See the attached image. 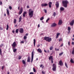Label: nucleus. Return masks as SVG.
Listing matches in <instances>:
<instances>
[{
  "label": "nucleus",
  "instance_id": "f257e3e1",
  "mask_svg": "<svg viewBox=\"0 0 74 74\" xmlns=\"http://www.w3.org/2000/svg\"><path fill=\"white\" fill-rule=\"evenodd\" d=\"M62 3L64 7L65 8H67V5L69 3V2L67 0H66L63 1Z\"/></svg>",
  "mask_w": 74,
  "mask_h": 74
},
{
  "label": "nucleus",
  "instance_id": "f03ea898",
  "mask_svg": "<svg viewBox=\"0 0 74 74\" xmlns=\"http://www.w3.org/2000/svg\"><path fill=\"white\" fill-rule=\"evenodd\" d=\"M44 39L45 40H46V41H48V42H51L52 41V38H50L49 37L45 36L44 37Z\"/></svg>",
  "mask_w": 74,
  "mask_h": 74
},
{
  "label": "nucleus",
  "instance_id": "7ed1b4c3",
  "mask_svg": "<svg viewBox=\"0 0 74 74\" xmlns=\"http://www.w3.org/2000/svg\"><path fill=\"white\" fill-rule=\"evenodd\" d=\"M33 11H32L31 9L29 10V15L30 18H32V17L33 16Z\"/></svg>",
  "mask_w": 74,
  "mask_h": 74
},
{
  "label": "nucleus",
  "instance_id": "20e7f679",
  "mask_svg": "<svg viewBox=\"0 0 74 74\" xmlns=\"http://www.w3.org/2000/svg\"><path fill=\"white\" fill-rule=\"evenodd\" d=\"M53 71H55L56 69V64H53Z\"/></svg>",
  "mask_w": 74,
  "mask_h": 74
},
{
  "label": "nucleus",
  "instance_id": "39448f33",
  "mask_svg": "<svg viewBox=\"0 0 74 74\" xmlns=\"http://www.w3.org/2000/svg\"><path fill=\"white\" fill-rule=\"evenodd\" d=\"M12 46L13 49V48H15V47H16V42L15 41L13 43L12 45Z\"/></svg>",
  "mask_w": 74,
  "mask_h": 74
},
{
  "label": "nucleus",
  "instance_id": "423d86ee",
  "mask_svg": "<svg viewBox=\"0 0 74 74\" xmlns=\"http://www.w3.org/2000/svg\"><path fill=\"white\" fill-rule=\"evenodd\" d=\"M34 56V51H33L32 52L31 63H32V62H33Z\"/></svg>",
  "mask_w": 74,
  "mask_h": 74
},
{
  "label": "nucleus",
  "instance_id": "0eeeda50",
  "mask_svg": "<svg viewBox=\"0 0 74 74\" xmlns=\"http://www.w3.org/2000/svg\"><path fill=\"white\" fill-rule=\"evenodd\" d=\"M22 12H23V8L22 7H21V8L20 11L18 13L19 14L21 15V14L22 13Z\"/></svg>",
  "mask_w": 74,
  "mask_h": 74
},
{
  "label": "nucleus",
  "instance_id": "6e6552de",
  "mask_svg": "<svg viewBox=\"0 0 74 74\" xmlns=\"http://www.w3.org/2000/svg\"><path fill=\"white\" fill-rule=\"evenodd\" d=\"M59 65H60V66H63V62H62V60L59 61Z\"/></svg>",
  "mask_w": 74,
  "mask_h": 74
},
{
  "label": "nucleus",
  "instance_id": "1a4fd4ad",
  "mask_svg": "<svg viewBox=\"0 0 74 74\" xmlns=\"http://www.w3.org/2000/svg\"><path fill=\"white\" fill-rule=\"evenodd\" d=\"M62 23H63V22L61 20H59V21L58 23V25H61Z\"/></svg>",
  "mask_w": 74,
  "mask_h": 74
},
{
  "label": "nucleus",
  "instance_id": "9d476101",
  "mask_svg": "<svg viewBox=\"0 0 74 74\" xmlns=\"http://www.w3.org/2000/svg\"><path fill=\"white\" fill-rule=\"evenodd\" d=\"M48 5L47 3H43L41 4L42 7H45L46 6H48Z\"/></svg>",
  "mask_w": 74,
  "mask_h": 74
},
{
  "label": "nucleus",
  "instance_id": "9b49d317",
  "mask_svg": "<svg viewBox=\"0 0 74 74\" xmlns=\"http://www.w3.org/2000/svg\"><path fill=\"white\" fill-rule=\"evenodd\" d=\"M19 32L21 33H23V28H20Z\"/></svg>",
  "mask_w": 74,
  "mask_h": 74
},
{
  "label": "nucleus",
  "instance_id": "f8f14e48",
  "mask_svg": "<svg viewBox=\"0 0 74 74\" xmlns=\"http://www.w3.org/2000/svg\"><path fill=\"white\" fill-rule=\"evenodd\" d=\"M52 2H50L49 3L48 5L49 8H51V7H52V6L51 5H52Z\"/></svg>",
  "mask_w": 74,
  "mask_h": 74
},
{
  "label": "nucleus",
  "instance_id": "ddd939ff",
  "mask_svg": "<svg viewBox=\"0 0 74 74\" xmlns=\"http://www.w3.org/2000/svg\"><path fill=\"white\" fill-rule=\"evenodd\" d=\"M74 20H73L71 21V22L70 23V25H71V26L73 25H74Z\"/></svg>",
  "mask_w": 74,
  "mask_h": 74
},
{
  "label": "nucleus",
  "instance_id": "4468645a",
  "mask_svg": "<svg viewBox=\"0 0 74 74\" xmlns=\"http://www.w3.org/2000/svg\"><path fill=\"white\" fill-rule=\"evenodd\" d=\"M57 25V24H56L54 23L52 24L51 26V27H55V26H56Z\"/></svg>",
  "mask_w": 74,
  "mask_h": 74
},
{
  "label": "nucleus",
  "instance_id": "2eb2a0df",
  "mask_svg": "<svg viewBox=\"0 0 74 74\" xmlns=\"http://www.w3.org/2000/svg\"><path fill=\"white\" fill-rule=\"evenodd\" d=\"M56 5L57 8H58L59 6V3L58 2H56Z\"/></svg>",
  "mask_w": 74,
  "mask_h": 74
},
{
  "label": "nucleus",
  "instance_id": "dca6fc26",
  "mask_svg": "<svg viewBox=\"0 0 74 74\" xmlns=\"http://www.w3.org/2000/svg\"><path fill=\"white\" fill-rule=\"evenodd\" d=\"M37 51L38 52H39V53H42V50H41V49H37Z\"/></svg>",
  "mask_w": 74,
  "mask_h": 74
},
{
  "label": "nucleus",
  "instance_id": "f3484780",
  "mask_svg": "<svg viewBox=\"0 0 74 74\" xmlns=\"http://www.w3.org/2000/svg\"><path fill=\"white\" fill-rule=\"evenodd\" d=\"M7 14H8V15H9V14H10V12H9V10L8 9H7Z\"/></svg>",
  "mask_w": 74,
  "mask_h": 74
},
{
  "label": "nucleus",
  "instance_id": "a211bd4d",
  "mask_svg": "<svg viewBox=\"0 0 74 74\" xmlns=\"http://www.w3.org/2000/svg\"><path fill=\"white\" fill-rule=\"evenodd\" d=\"M64 8L63 7H61L60 8V10L61 11H64Z\"/></svg>",
  "mask_w": 74,
  "mask_h": 74
},
{
  "label": "nucleus",
  "instance_id": "6ab92c4d",
  "mask_svg": "<svg viewBox=\"0 0 74 74\" xmlns=\"http://www.w3.org/2000/svg\"><path fill=\"white\" fill-rule=\"evenodd\" d=\"M26 12H24L23 14V16L25 17L26 16Z\"/></svg>",
  "mask_w": 74,
  "mask_h": 74
},
{
  "label": "nucleus",
  "instance_id": "aec40b11",
  "mask_svg": "<svg viewBox=\"0 0 74 74\" xmlns=\"http://www.w3.org/2000/svg\"><path fill=\"white\" fill-rule=\"evenodd\" d=\"M30 57H28V59L27 60V62H30Z\"/></svg>",
  "mask_w": 74,
  "mask_h": 74
},
{
  "label": "nucleus",
  "instance_id": "412c9836",
  "mask_svg": "<svg viewBox=\"0 0 74 74\" xmlns=\"http://www.w3.org/2000/svg\"><path fill=\"white\" fill-rule=\"evenodd\" d=\"M15 48H12L14 52H16L17 50L16 49H15Z\"/></svg>",
  "mask_w": 74,
  "mask_h": 74
},
{
  "label": "nucleus",
  "instance_id": "4be33fe9",
  "mask_svg": "<svg viewBox=\"0 0 74 74\" xmlns=\"http://www.w3.org/2000/svg\"><path fill=\"white\" fill-rule=\"evenodd\" d=\"M70 62L72 63H74V60L73 59L71 58V60H70Z\"/></svg>",
  "mask_w": 74,
  "mask_h": 74
},
{
  "label": "nucleus",
  "instance_id": "5701e85b",
  "mask_svg": "<svg viewBox=\"0 0 74 74\" xmlns=\"http://www.w3.org/2000/svg\"><path fill=\"white\" fill-rule=\"evenodd\" d=\"M49 60H51H51H52V59H53V57H52V56H49Z\"/></svg>",
  "mask_w": 74,
  "mask_h": 74
},
{
  "label": "nucleus",
  "instance_id": "b1692460",
  "mask_svg": "<svg viewBox=\"0 0 74 74\" xmlns=\"http://www.w3.org/2000/svg\"><path fill=\"white\" fill-rule=\"evenodd\" d=\"M60 35V33H57V36L56 37V38H58V37H59V36Z\"/></svg>",
  "mask_w": 74,
  "mask_h": 74
},
{
  "label": "nucleus",
  "instance_id": "393cba45",
  "mask_svg": "<svg viewBox=\"0 0 74 74\" xmlns=\"http://www.w3.org/2000/svg\"><path fill=\"white\" fill-rule=\"evenodd\" d=\"M0 55L1 56L2 55V50L0 48Z\"/></svg>",
  "mask_w": 74,
  "mask_h": 74
},
{
  "label": "nucleus",
  "instance_id": "a878e982",
  "mask_svg": "<svg viewBox=\"0 0 74 74\" xmlns=\"http://www.w3.org/2000/svg\"><path fill=\"white\" fill-rule=\"evenodd\" d=\"M34 47H35V45H36V39H34Z\"/></svg>",
  "mask_w": 74,
  "mask_h": 74
},
{
  "label": "nucleus",
  "instance_id": "bb28decb",
  "mask_svg": "<svg viewBox=\"0 0 74 74\" xmlns=\"http://www.w3.org/2000/svg\"><path fill=\"white\" fill-rule=\"evenodd\" d=\"M19 22H20L21 21V20H22V16H20V18H19Z\"/></svg>",
  "mask_w": 74,
  "mask_h": 74
},
{
  "label": "nucleus",
  "instance_id": "cd10ccee",
  "mask_svg": "<svg viewBox=\"0 0 74 74\" xmlns=\"http://www.w3.org/2000/svg\"><path fill=\"white\" fill-rule=\"evenodd\" d=\"M14 24H15V23H16V19H14Z\"/></svg>",
  "mask_w": 74,
  "mask_h": 74
},
{
  "label": "nucleus",
  "instance_id": "c85d7f7f",
  "mask_svg": "<svg viewBox=\"0 0 74 74\" xmlns=\"http://www.w3.org/2000/svg\"><path fill=\"white\" fill-rule=\"evenodd\" d=\"M22 63L24 64H25L26 63V62L25 61V60H22Z\"/></svg>",
  "mask_w": 74,
  "mask_h": 74
},
{
  "label": "nucleus",
  "instance_id": "c756f323",
  "mask_svg": "<svg viewBox=\"0 0 74 74\" xmlns=\"http://www.w3.org/2000/svg\"><path fill=\"white\" fill-rule=\"evenodd\" d=\"M18 31H19V29H16L15 31L16 33H18Z\"/></svg>",
  "mask_w": 74,
  "mask_h": 74
},
{
  "label": "nucleus",
  "instance_id": "7c9ffc66",
  "mask_svg": "<svg viewBox=\"0 0 74 74\" xmlns=\"http://www.w3.org/2000/svg\"><path fill=\"white\" fill-rule=\"evenodd\" d=\"M65 66L67 68H68V66H67V63H66V62L65 63Z\"/></svg>",
  "mask_w": 74,
  "mask_h": 74
},
{
  "label": "nucleus",
  "instance_id": "2f4dec72",
  "mask_svg": "<svg viewBox=\"0 0 74 74\" xmlns=\"http://www.w3.org/2000/svg\"><path fill=\"white\" fill-rule=\"evenodd\" d=\"M53 16H54L55 17V16H56V13L55 12H54L53 13Z\"/></svg>",
  "mask_w": 74,
  "mask_h": 74
},
{
  "label": "nucleus",
  "instance_id": "473e14b6",
  "mask_svg": "<svg viewBox=\"0 0 74 74\" xmlns=\"http://www.w3.org/2000/svg\"><path fill=\"white\" fill-rule=\"evenodd\" d=\"M9 27L8 26V25H7V28H6L7 30H8Z\"/></svg>",
  "mask_w": 74,
  "mask_h": 74
},
{
  "label": "nucleus",
  "instance_id": "72a5a7b5",
  "mask_svg": "<svg viewBox=\"0 0 74 74\" xmlns=\"http://www.w3.org/2000/svg\"><path fill=\"white\" fill-rule=\"evenodd\" d=\"M24 40H26L27 38V37L26 36H25L23 37Z\"/></svg>",
  "mask_w": 74,
  "mask_h": 74
},
{
  "label": "nucleus",
  "instance_id": "f704fd0d",
  "mask_svg": "<svg viewBox=\"0 0 74 74\" xmlns=\"http://www.w3.org/2000/svg\"><path fill=\"white\" fill-rule=\"evenodd\" d=\"M43 19H44V17H42L40 19V21H42V20H43Z\"/></svg>",
  "mask_w": 74,
  "mask_h": 74
},
{
  "label": "nucleus",
  "instance_id": "c9c22d12",
  "mask_svg": "<svg viewBox=\"0 0 74 74\" xmlns=\"http://www.w3.org/2000/svg\"><path fill=\"white\" fill-rule=\"evenodd\" d=\"M25 42L23 41H22L20 42V44H24Z\"/></svg>",
  "mask_w": 74,
  "mask_h": 74
},
{
  "label": "nucleus",
  "instance_id": "e433bc0d",
  "mask_svg": "<svg viewBox=\"0 0 74 74\" xmlns=\"http://www.w3.org/2000/svg\"><path fill=\"white\" fill-rule=\"evenodd\" d=\"M53 49V47H50V50H51Z\"/></svg>",
  "mask_w": 74,
  "mask_h": 74
},
{
  "label": "nucleus",
  "instance_id": "4c0bfd02",
  "mask_svg": "<svg viewBox=\"0 0 74 74\" xmlns=\"http://www.w3.org/2000/svg\"><path fill=\"white\" fill-rule=\"evenodd\" d=\"M63 54V52L61 53L59 55L60 56H61V55H62Z\"/></svg>",
  "mask_w": 74,
  "mask_h": 74
},
{
  "label": "nucleus",
  "instance_id": "58836bf2",
  "mask_svg": "<svg viewBox=\"0 0 74 74\" xmlns=\"http://www.w3.org/2000/svg\"><path fill=\"white\" fill-rule=\"evenodd\" d=\"M33 71H34V73H36V69H34V68H33Z\"/></svg>",
  "mask_w": 74,
  "mask_h": 74
},
{
  "label": "nucleus",
  "instance_id": "ea45409f",
  "mask_svg": "<svg viewBox=\"0 0 74 74\" xmlns=\"http://www.w3.org/2000/svg\"><path fill=\"white\" fill-rule=\"evenodd\" d=\"M9 9H10V10H12V7L11 6H10L9 7Z\"/></svg>",
  "mask_w": 74,
  "mask_h": 74
},
{
  "label": "nucleus",
  "instance_id": "a19ab883",
  "mask_svg": "<svg viewBox=\"0 0 74 74\" xmlns=\"http://www.w3.org/2000/svg\"><path fill=\"white\" fill-rule=\"evenodd\" d=\"M68 30H71V28H70V27H68Z\"/></svg>",
  "mask_w": 74,
  "mask_h": 74
},
{
  "label": "nucleus",
  "instance_id": "79ce46f5",
  "mask_svg": "<svg viewBox=\"0 0 74 74\" xmlns=\"http://www.w3.org/2000/svg\"><path fill=\"white\" fill-rule=\"evenodd\" d=\"M44 12L45 13H47V10L46 9H44Z\"/></svg>",
  "mask_w": 74,
  "mask_h": 74
},
{
  "label": "nucleus",
  "instance_id": "37998d69",
  "mask_svg": "<svg viewBox=\"0 0 74 74\" xmlns=\"http://www.w3.org/2000/svg\"><path fill=\"white\" fill-rule=\"evenodd\" d=\"M4 66H3L1 67V69L2 70H3L4 69Z\"/></svg>",
  "mask_w": 74,
  "mask_h": 74
},
{
  "label": "nucleus",
  "instance_id": "c03bdc74",
  "mask_svg": "<svg viewBox=\"0 0 74 74\" xmlns=\"http://www.w3.org/2000/svg\"><path fill=\"white\" fill-rule=\"evenodd\" d=\"M18 59H19V60H20V59H21V56H20L18 57Z\"/></svg>",
  "mask_w": 74,
  "mask_h": 74
},
{
  "label": "nucleus",
  "instance_id": "a18cd8bd",
  "mask_svg": "<svg viewBox=\"0 0 74 74\" xmlns=\"http://www.w3.org/2000/svg\"><path fill=\"white\" fill-rule=\"evenodd\" d=\"M49 18H48L46 20V22H47V23L48 22V21H49Z\"/></svg>",
  "mask_w": 74,
  "mask_h": 74
},
{
  "label": "nucleus",
  "instance_id": "49530a36",
  "mask_svg": "<svg viewBox=\"0 0 74 74\" xmlns=\"http://www.w3.org/2000/svg\"><path fill=\"white\" fill-rule=\"evenodd\" d=\"M55 50L56 51H59V49H57L56 48H55Z\"/></svg>",
  "mask_w": 74,
  "mask_h": 74
},
{
  "label": "nucleus",
  "instance_id": "de8ad7c7",
  "mask_svg": "<svg viewBox=\"0 0 74 74\" xmlns=\"http://www.w3.org/2000/svg\"><path fill=\"white\" fill-rule=\"evenodd\" d=\"M3 4V3L1 1H0V5H2Z\"/></svg>",
  "mask_w": 74,
  "mask_h": 74
},
{
  "label": "nucleus",
  "instance_id": "09e8293b",
  "mask_svg": "<svg viewBox=\"0 0 74 74\" xmlns=\"http://www.w3.org/2000/svg\"><path fill=\"white\" fill-rule=\"evenodd\" d=\"M49 52H50L49 50H48L47 51V53H49Z\"/></svg>",
  "mask_w": 74,
  "mask_h": 74
},
{
  "label": "nucleus",
  "instance_id": "8fccbe9b",
  "mask_svg": "<svg viewBox=\"0 0 74 74\" xmlns=\"http://www.w3.org/2000/svg\"><path fill=\"white\" fill-rule=\"evenodd\" d=\"M62 41V39H60L59 40V42H60V41Z\"/></svg>",
  "mask_w": 74,
  "mask_h": 74
},
{
  "label": "nucleus",
  "instance_id": "3c124183",
  "mask_svg": "<svg viewBox=\"0 0 74 74\" xmlns=\"http://www.w3.org/2000/svg\"><path fill=\"white\" fill-rule=\"evenodd\" d=\"M68 45H69V46L70 45V42H68Z\"/></svg>",
  "mask_w": 74,
  "mask_h": 74
},
{
  "label": "nucleus",
  "instance_id": "603ef678",
  "mask_svg": "<svg viewBox=\"0 0 74 74\" xmlns=\"http://www.w3.org/2000/svg\"><path fill=\"white\" fill-rule=\"evenodd\" d=\"M42 74H45V72H44L43 71L42 72Z\"/></svg>",
  "mask_w": 74,
  "mask_h": 74
},
{
  "label": "nucleus",
  "instance_id": "864d4df0",
  "mask_svg": "<svg viewBox=\"0 0 74 74\" xmlns=\"http://www.w3.org/2000/svg\"><path fill=\"white\" fill-rule=\"evenodd\" d=\"M29 74H34V73L33 72H30Z\"/></svg>",
  "mask_w": 74,
  "mask_h": 74
},
{
  "label": "nucleus",
  "instance_id": "5fc2aeb1",
  "mask_svg": "<svg viewBox=\"0 0 74 74\" xmlns=\"http://www.w3.org/2000/svg\"><path fill=\"white\" fill-rule=\"evenodd\" d=\"M43 66V65L42 64H41L40 66V67H42V66Z\"/></svg>",
  "mask_w": 74,
  "mask_h": 74
},
{
  "label": "nucleus",
  "instance_id": "6e6d98bb",
  "mask_svg": "<svg viewBox=\"0 0 74 74\" xmlns=\"http://www.w3.org/2000/svg\"><path fill=\"white\" fill-rule=\"evenodd\" d=\"M63 43H62V44L60 45V47H63Z\"/></svg>",
  "mask_w": 74,
  "mask_h": 74
},
{
  "label": "nucleus",
  "instance_id": "4d7b16f0",
  "mask_svg": "<svg viewBox=\"0 0 74 74\" xmlns=\"http://www.w3.org/2000/svg\"><path fill=\"white\" fill-rule=\"evenodd\" d=\"M51 63H53V59H52L51 60Z\"/></svg>",
  "mask_w": 74,
  "mask_h": 74
},
{
  "label": "nucleus",
  "instance_id": "13d9d810",
  "mask_svg": "<svg viewBox=\"0 0 74 74\" xmlns=\"http://www.w3.org/2000/svg\"><path fill=\"white\" fill-rule=\"evenodd\" d=\"M72 45H74V42H72Z\"/></svg>",
  "mask_w": 74,
  "mask_h": 74
},
{
  "label": "nucleus",
  "instance_id": "bf43d9fd",
  "mask_svg": "<svg viewBox=\"0 0 74 74\" xmlns=\"http://www.w3.org/2000/svg\"><path fill=\"white\" fill-rule=\"evenodd\" d=\"M12 32L13 33H15V31L14 30H13L12 31Z\"/></svg>",
  "mask_w": 74,
  "mask_h": 74
},
{
  "label": "nucleus",
  "instance_id": "052dcab7",
  "mask_svg": "<svg viewBox=\"0 0 74 74\" xmlns=\"http://www.w3.org/2000/svg\"><path fill=\"white\" fill-rule=\"evenodd\" d=\"M0 30H3V28H1V27H0Z\"/></svg>",
  "mask_w": 74,
  "mask_h": 74
},
{
  "label": "nucleus",
  "instance_id": "680f3d73",
  "mask_svg": "<svg viewBox=\"0 0 74 74\" xmlns=\"http://www.w3.org/2000/svg\"><path fill=\"white\" fill-rule=\"evenodd\" d=\"M25 36H28V34L27 33L25 34Z\"/></svg>",
  "mask_w": 74,
  "mask_h": 74
},
{
  "label": "nucleus",
  "instance_id": "e2e57ef3",
  "mask_svg": "<svg viewBox=\"0 0 74 74\" xmlns=\"http://www.w3.org/2000/svg\"><path fill=\"white\" fill-rule=\"evenodd\" d=\"M18 10H20V7H19H19H18Z\"/></svg>",
  "mask_w": 74,
  "mask_h": 74
},
{
  "label": "nucleus",
  "instance_id": "0e129e2a",
  "mask_svg": "<svg viewBox=\"0 0 74 74\" xmlns=\"http://www.w3.org/2000/svg\"><path fill=\"white\" fill-rule=\"evenodd\" d=\"M27 8H29V6L27 5Z\"/></svg>",
  "mask_w": 74,
  "mask_h": 74
},
{
  "label": "nucleus",
  "instance_id": "69168bd1",
  "mask_svg": "<svg viewBox=\"0 0 74 74\" xmlns=\"http://www.w3.org/2000/svg\"><path fill=\"white\" fill-rule=\"evenodd\" d=\"M42 69H43L44 68V66H42Z\"/></svg>",
  "mask_w": 74,
  "mask_h": 74
},
{
  "label": "nucleus",
  "instance_id": "338daca9",
  "mask_svg": "<svg viewBox=\"0 0 74 74\" xmlns=\"http://www.w3.org/2000/svg\"><path fill=\"white\" fill-rule=\"evenodd\" d=\"M4 16H6V14H4Z\"/></svg>",
  "mask_w": 74,
  "mask_h": 74
},
{
  "label": "nucleus",
  "instance_id": "774afa93",
  "mask_svg": "<svg viewBox=\"0 0 74 74\" xmlns=\"http://www.w3.org/2000/svg\"><path fill=\"white\" fill-rule=\"evenodd\" d=\"M72 40H73V41H74V38H73L72 39Z\"/></svg>",
  "mask_w": 74,
  "mask_h": 74
}]
</instances>
